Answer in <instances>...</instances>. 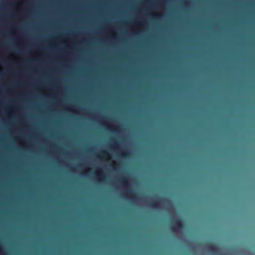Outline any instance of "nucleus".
Listing matches in <instances>:
<instances>
[{
  "mask_svg": "<svg viewBox=\"0 0 255 255\" xmlns=\"http://www.w3.org/2000/svg\"><path fill=\"white\" fill-rule=\"evenodd\" d=\"M184 228L183 221L179 218H176L174 220V224L172 227L173 231H179Z\"/></svg>",
  "mask_w": 255,
  "mask_h": 255,
  "instance_id": "obj_1",
  "label": "nucleus"
},
{
  "mask_svg": "<svg viewBox=\"0 0 255 255\" xmlns=\"http://www.w3.org/2000/svg\"><path fill=\"white\" fill-rule=\"evenodd\" d=\"M208 249L213 254H217L219 253V249L213 243H208L207 244Z\"/></svg>",
  "mask_w": 255,
  "mask_h": 255,
  "instance_id": "obj_2",
  "label": "nucleus"
},
{
  "mask_svg": "<svg viewBox=\"0 0 255 255\" xmlns=\"http://www.w3.org/2000/svg\"><path fill=\"white\" fill-rule=\"evenodd\" d=\"M159 199H155L152 202H150L149 204L150 206L153 209H157L159 204Z\"/></svg>",
  "mask_w": 255,
  "mask_h": 255,
  "instance_id": "obj_3",
  "label": "nucleus"
},
{
  "mask_svg": "<svg viewBox=\"0 0 255 255\" xmlns=\"http://www.w3.org/2000/svg\"><path fill=\"white\" fill-rule=\"evenodd\" d=\"M127 195H128L127 197L128 199H135V195L130 192L129 191L127 193Z\"/></svg>",
  "mask_w": 255,
  "mask_h": 255,
  "instance_id": "obj_4",
  "label": "nucleus"
},
{
  "mask_svg": "<svg viewBox=\"0 0 255 255\" xmlns=\"http://www.w3.org/2000/svg\"><path fill=\"white\" fill-rule=\"evenodd\" d=\"M96 177H99L101 179H103L104 178L105 176H104V174L103 173V172H101L100 173L97 174Z\"/></svg>",
  "mask_w": 255,
  "mask_h": 255,
  "instance_id": "obj_5",
  "label": "nucleus"
},
{
  "mask_svg": "<svg viewBox=\"0 0 255 255\" xmlns=\"http://www.w3.org/2000/svg\"><path fill=\"white\" fill-rule=\"evenodd\" d=\"M121 182L123 184H127L128 183V179L126 178H123L121 181Z\"/></svg>",
  "mask_w": 255,
  "mask_h": 255,
  "instance_id": "obj_6",
  "label": "nucleus"
},
{
  "mask_svg": "<svg viewBox=\"0 0 255 255\" xmlns=\"http://www.w3.org/2000/svg\"><path fill=\"white\" fill-rule=\"evenodd\" d=\"M121 156L123 157H127L128 156V152H123L121 153Z\"/></svg>",
  "mask_w": 255,
  "mask_h": 255,
  "instance_id": "obj_7",
  "label": "nucleus"
},
{
  "mask_svg": "<svg viewBox=\"0 0 255 255\" xmlns=\"http://www.w3.org/2000/svg\"><path fill=\"white\" fill-rule=\"evenodd\" d=\"M102 154H103V155H108V153H107L106 151H103V152H102Z\"/></svg>",
  "mask_w": 255,
  "mask_h": 255,
  "instance_id": "obj_8",
  "label": "nucleus"
},
{
  "mask_svg": "<svg viewBox=\"0 0 255 255\" xmlns=\"http://www.w3.org/2000/svg\"><path fill=\"white\" fill-rule=\"evenodd\" d=\"M128 188H129V189H130L131 187H128Z\"/></svg>",
  "mask_w": 255,
  "mask_h": 255,
  "instance_id": "obj_9",
  "label": "nucleus"
},
{
  "mask_svg": "<svg viewBox=\"0 0 255 255\" xmlns=\"http://www.w3.org/2000/svg\"><path fill=\"white\" fill-rule=\"evenodd\" d=\"M224 255V254H221V255Z\"/></svg>",
  "mask_w": 255,
  "mask_h": 255,
  "instance_id": "obj_10",
  "label": "nucleus"
}]
</instances>
